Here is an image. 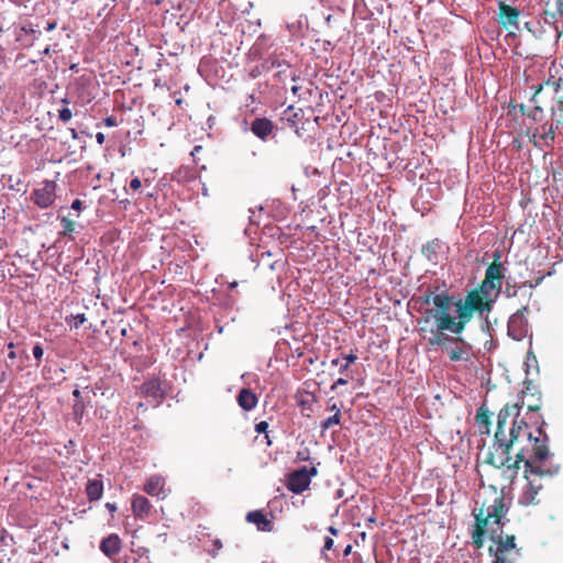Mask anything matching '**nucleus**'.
<instances>
[{"mask_svg": "<svg viewBox=\"0 0 563 563\" xmlns=\"http://www.w3.org/2000/svg\"><path fill=\"white\" fill-rule=\"evenodd\" d=\"M104 124L109 128L115 126L118 124L117 119L113 115L107 117L104 119Z\"/></svg>", "mask_w": 563, "mask_h": 563, "instance_id": "obj_41", "label": "nucleus"}, {"mask_svg": "<svg viewBox=\"0 0 563 563\" xmlns=\"http://www.w3.org/2000/svg\"><path fill=\"white\" fill-rule=\"evenodd\" d=\"M561 81L562 78L550 77L542 84L534 86V92L531 97V102L541 103L540 96L545 91L551 95L558 96L561 91Z\"/></svg>", "mask_w": 563, "mask_h": 563, "instance_id": "obj_13", "label": "nucleus"}, {"mask_svg": "<svg viewBox=\"0 0 563 563\" xmlns=\"http://www.w3.org/2000/svg\"><path fill=\"white\" fill-rule=\"evenodd\" d=\"M103 493L102 481L93 478L89 479L86 486V494L89 501L99 500Z\"/></svg>", "mask_w": 563, "mask_h": 563, "instance_id": "obj_24", "label": "nucleus"}, {"mask_svg": "<svg viewBox=\"0 0 563 563\" xmlns=\"http://www.w3.org/2000/svg\"><path fill=\"white\" fill-rule=\"evenodd\" d=\"M299 89H300V87H299V86H292V87H291V92H292L294 95H297V93H298V91H299Z\"/></svg>", "mask_w": 563, "mask_h": 563, "instance_id": "obj_54", "label": "nucleus"}, {"mask_svg": "<svg viewBox=\"0 0 563 563\" xmlns=\"http://www.w3.org/2000/svg\"><path fill=\"white\" fill-rule=\"evenodd\" d=\"M445 247V243L435 238L428 241L424 245H422L421 252L422 255L431 263L438 264L440 260V255L443 253Z\"/></svg>", "mask_w": 563, "mask_h": 563, "instance_id": "obj_16", "label": "nucleus"}, {"mask_svg": "<svg viewBox=\"0 0 563 563\" xmlns=\"http://www.w3.org/2000/svg\"><path fill=\"white\" fill-rule=\"evenodd\" d=\"M85 413H86L85 399L75 400L74 406H73V415H74L75 421L78 424L81 423V420H82Z\"/></svg>", "mask_w": 563, "mask_h": 563, "instance_id": "obj_26", "label": "nucleus"}, {"mask_svg": "<svg viewBox=\"0 0 563 563\" xmlns=\"http://www.w3.org/2000/svg\"><path fill=\"white\" fill-rule=\"evenodd\" d=\"M32 352H33V356H34L37 361H41V358H42V356H43V353H44L42 345H41V344H38V343H37V344H35V345L33 346Z\"/></svg>", "mask_w": 563, "mask_h": 563, "instance_id": "obj_37", "label": "nucleus"}, {"mask_svg": "<svg viewBox=\"0 0 563 563\" xmlns=\"http://www.w3.org/2000/svg\"><path fill=\"white\" fill-rule=\"evenodd\" d=\"M56 29V22H48L46 25V31L51 32Z\"/></svg>", "mask_w": 563, "mask_h": 563, "instance_id": "obj_51", "label": "nucleus"}, {"mask_svg": "<svg viewBox=\"0 0 563 563\" xmlns=\"http://www.w3.org/2000/svg\"><path fill=\"white\" fill-rule=\"evenodd\" d=\"M106 508H107L111 514H113V512H115V511H117V506H115V504L107 503V504H106Z\"/></svg>", "mask_w": 563, "mask_h": 563, "instance_id": "obj_49", "label": "nucleus"}, {"mask_svg": "<svg viewBox=\"0 0 563 563\" xmlns=\"http://www.w3.org/2000/svg\"><path fill=\"white\" fill-rule=\"evenodd\" d=\"M552 115L556 117V123L563 124V97H558L556 108H552Z\"/></svg>", "mask_w": 563, "mask_h": 563, "instance_id": "obj_30", "label": "nucleus"}, {"mask_svg": "<svg viewBox=\"0 0 563 563\" xmlns=\"http://www.w3.org/2000/svg\"><path fill=\"white\" fill-rule=\"evenodd\" d=\"M96 140H97V142H98L100 145H102V144L104 143L106 136H104V134H103V133L98 132V133L96 134Z\"/></svg>", "mask_w": 563, "mask_h": 563, "instance_id": "obj_47", "label": "nucleus"}, {"mask_svg": "<svg viewBox=\"0 0 563 563\" xmlns=\"http://www.w3.org/2000/svg\"><path fill=\"white\" fill-rule=\"evenodd\" d=\"M201 150V146H196L195 147V151H200Z\"/></svg>", "mask_w": 563, "mask_h": 563, "instance_id": "obj_60", "label": "nucleus"}, {"mask_svg": "<svg viewBox=\"0 0 563 563\" xmlns=\"http://www.w3.org/2000/svg\"><path fill=\"white\" fill-rule=\"evenodd\" d=\"M8 347L12 351L13 347H14V344L11 342V343L8 344Z\"/></svg>", "mask_w": 563, "mask_h": 563, "instance_id": "obj_58", "label": "nucleus"}, {"mask_svg": "<svg viewBox=\"0 0 563 563\" xmlns=\"http://www.w3.org/2000/svg\"><path fill=\"white\" fill-rule=\"evenodd\" d=\"M553 122H549L544 120L538 124H531L528 128V133L530 135V141L533 144L543 150L544 147H552L555 140V129L558 128Z\"/></svg>", "mask_w": 563, "mask_h": 563, "instance_id": "obj_5", "label": "nucleus"}, {"mask_svg": "<svg viewBox=\"0 0 563 563\" xmlns=\"http://www.w3.org/2000/svg\"><path fill=\"white\" fill-rule=\"evenodd\" d=\"M73 396L75 397V400L85 399L84 393L79 389H75L73 391Z\"/></svg>", "mask_w": 563, "mask_h": 563, "instance_id": "obj_44", "label": "nucleus"}, {"mask_svg": "<svg viewBox=\"0 0 563 563\" xmlns=\"http://www.w3.org/2000/svg\"><path fill=\"white\" fill-rule=\"evenodd\" d=\"M341 423V415H333L321 422V431L324 432L333 426Z\"/></svg>", "mask_w": 563, "mask_h": 563, "instance_id": "obj_28", "label": "nucleus"}, {"mask_svg": "<svg viewBox=\"0 0 563 563\" xmlns=\"http://www.w3.org/2000/svg\"><path fill=\"white\" fill-rule=\"evenodd\" d=\"M494 261L488 265L485 271L484 278L492 282L494 285H497L498 288H503V279L505 277V267L500 263V253L496 251L493 255Z\"/></svg>", "mask_w": 563, "mask_h": 563, "instance_id": "obj_12", "label": "nucleus"}, {"mask_svg": "<svg viewBox=\"0 0 563 563\" xmlns=\"http://www.w3.org/2000/svg\"><path fill=\"white\" fill-rule=\"evenodd\" d=\"M71 135H73V137H74V139H76V137H77V132H76V130H75V129H71Z\"/></svg>", "mask_w": 563, "mask_h": 563, "instance_id": "obj_56", "label": "nucleus"}, {"mask_svg": "<svg viewBox=\"0 0 563 563\" xmlns=\"http://www.w3.org/2000/svg\"><path fill=\"white\" fill-rule=\"evenodd\" d=\"M498 9V22L503 27L509 29L518 26L520 11L517 8L509 5L504 1H499Z\"/></svg>", "mask_w": 563, "mask_h": 563, "instance_id": "obj_11", "label": "nucleus"}, {"mask_svg": "<svg viewBox=\"0 0 563 563\" xmlns=\"http://www.w3.org/2000/svg\"><path fill=\"white\" fill-rule=\"evenodd\" d=\"M490 540L496 544V547H489L488 552L490 555H503L516 549V538L515 536L504 534L503 532H497L496 530L489 531Z\"/></svg>", "mask_w": 563, "mask_h": 563, "instance_id": "obj_9", "label": "nucleus"}, {"mask_svg": "<svg viewBox=\"0 0 563 563\" xmlns=\"http://www.w3.org/2000/svg\"><path fill=\"white\" fill-rule=\"evenodd\" d=\"M274 130V123L267 118H256L251 125V131L262 141H266Z\"/></svg>", "mask_w": 563, "mask_h": 563, "instance_id": "obj_19", "label": "nucleus"}, {"mask_svg": "<svg viewBox=\"0 0 563 563\" xmlns=\"http://www.w3.org/2000/svg\"><path fill=\"white\" fill-rule=\"evenodd\" d=\"M81 206H82V202L79 199H75L71 203V208L75 210H80Z\"/></svg>", "mask_w": 563, "mask_h": 563, "instance_id": "obj_45", "label": "nucleus"}, {"mask_svg": "<svg viewBox=\"0 0 563 563\" xmlns=\"http://www.w3.org/2000/svg\"><path fill=\"white\" fill-rule=\"evenodd\" d=\"M357 360V354L355 351L351 350L349 354L342 356L343 363L340 365L339 372L340 374H344V377L338 378L332 385L331 390H335L339 386H345L349 384V380L352 378V375L349 374V368L351 364L355 363Z\"/></svg>", "mask_w": 563, "mask_h": 563, "instance_id": "obj_14", "label": "nucleus"}, {"mask_svg": "<svg viewBox=\"0 0 563 563\" xmlns=\"http://www.w3.org/2000/svg\"><path fill=\"white\" fill-rule=\"evenodd\" d=\"M329 532H330L331 534H333V536H336L339 531H338V529H336V528H334V527H332V526H331V527H329Z\"/></svg>", "mask_w": 563, "mask_h": 563, "instance_id": "obj_53", "label": "nucleus"}, {"mask_svg": "<svg viewBox=\"0 0 563 563\" xmlns=\"http://www.w3.org/2000/svg\"><path fill=\"white\" fill-rule=\"evenodd\" d=\"M151 503L142 495H135L132 499V510L137 518H145L151 511Z\"/></svg>", "mask_w": 563, "mask_h": 563, "instance_id": "obj_21", "label": "nucleus"}, {"mask_svg": "<svg viewBox=\"0 0 563 563\" xmlns=\"http://www.w3.org/2000/svg\"><path fill=\"white\" fill-rule=\"evenodd\" d=\"M9 357H10V358H14V357H15V353H14L13 351H10V353H9Z\"/></svg>", "mask_w": 563, "mask_h": 563, "instance_id": "obj_57", "label": "nucleus"}, {"mask_svg": "<svg viewBox=\"0 0 563 563\" xmlns=\"http://www.w3.org/2000/svg\"><path fill=\"white\" fill-rule=\"evenodd\" d=\"M506 514L504 497L501 495L495 496L492 504L483 503L478 510H474L475 526L472 532V541L476 549L484 545V537L486 528L490 521L498 526H504L501 522Z\"/></svg>", "mask_w": 563, "mask_h": 563, "instance_id": "obj_4", "label": "nucleus"}, {"mask_svg": "<svg viewBox=\"0 0 563 563\" xmlns=\"http://www.w3.org/2000/svg\"><path fill=\"white\" fill-rule=\"evenodd\" d=\"M506 295H507V297L516 296L517 295V290L516 289H511L510 287H507L506 288Z\"/></svg>", "mask_w": 563, "mask_h": 563, "instance_id": "obj_50", "label": "nucleus"}, {"mask_svg": "<svg viewBox=\"0 0 563 563\" xmlns=\"http://www.w3.org/2000/svg\"><path fill=\"white\" fill-rule=\"evenodd\" d=\"M165 479L161 475H152L144 485V490L151 495L159 497L164 493Z\"/></svg>", "mask_w": 563, "mask_h": 563, "instance_id": "obj_22", "label": "nucleus"}, {"mask_svg": "<svg viewBox=\"0 0 563 563\" xmlns=\"http://www.w3.org/2000/svg\"><path fill=\"white\" fill-rule=\"evenodd\" d=\"M528 312V307L523 306L518 309L508 320V333L515 340H520L525 336L528 325V320L526 313Z\"/></svg>", "mask_w": 563, "mask_h": 563, "instance_id": "obj_10", "label": "nucleus"}, {"mask_svg": "<svg viewBox=\"0 0 563 563\" xmlns=\"http://www.w3.org/2000/svg\"><path fill=\"white\" fill-rule=\"evenodd\" d=\"M267 429H268V422H266V421H261L255 426V431L257 433H265L267 431Z\"/></svg>", "mask_w": 563, "mask_h": 563, "instance_id": "obj_38", "label": "nucleus"}, {"mask_svg": "<svg viewBox=\"0 0 563 563\" xmlns=\"http://www.w3.org/2000/svg\"><path fill=\"white\" fill-rule=\"evenodd\" d=\"M327 409L329 411H332L333 415H341V406H339L338 402L334 401L333 398L329 399Z\"/></svg>", "mask_w": 563, "mask_h": 563, "instance_id": "obj_35", "label": "nucleus"}, {"mask_svg": "<svg viewBox=\"0 0 563 563\" xmlns=\"http://www.w3.org/2000/svg\"><path fill=\"white\" fill-rule=\"evenodd\" d=\"M544 111L541 108L540 103H534L533 108L528 113V118L532 120V124H538L544 121Z\"/></svg>", "mask_w": 563, "mask_h": 563, "instance_id": "obj_27", "label": "nucleus"}, {"mask_svg": "<svg viewBox=\"0 0 563 563\" xmlns=\"http://www.w3.org/2000/svg\"><path fill=\"white\" fill-rule=\"evenodd\" d=\"M300 112L301 110H299V112H296L294 111V107L292 106H289L286 110H285V113H291L288 118H287V121L290 123V125H296V123L299 121L300 119Z\"/></svg>", "mask_w": 563, "mask_h": 563, "instance_id": "obj_32", "label": "nucleus"}, {"mask_svg": "<svg viewBox=\"0 0 563 563\" xmlns=\"http://www.w3.org/2000/svg\"><path fill=\"white\" fill-rule=\"evenodd\" d=\"M257 401V396L249 388H242L238 395L239 406L246 411L254 409Z\"/></svg>", "mask_w": 563, "mask_h": 563, "instance_id": "obj_20", "label": "nucleus"}, {"mask_svg": "<svg viewBox=\"0 0 563 563\" xmlns=\"http://www.w3.org/2000/svg\"><path fill=\"white\" fill-rule=\"evenodd\" d=\"M351 551V545H347L346 549L344 550V554L347 555Z\"/></svg>", "mask_w": 563, "mask_h": 563, "instance_id": "obj_55", "label": "nucleus"}, {"mask_svg": "<svg viewBox=\"0 0 563 563\" xmlns=\"http://www.w3.org/2000/svg\"><path fill=\"white\" fill-rule=\"evenodd\" d=\"M62 102L65 104V107H63L62 109L58 110V119L63 122H68L73 117V112L67 107L68 100L66 98L63 99Z\"/></svg>", "mask_w": 563, "mask_h": 563, "instance_id": "obj_31", "label": "nucleus"}, {"mask_svg": "<svg viewBox=\"0 0 563 563\" xmlns=\"http://www.w3.org/2000/svg\"><path fill=\"white\" fill-rule=\"evenodd\" d=\"M60 225L63 229L60 233L63 235H69L75 230V222L67 217L60 219Z\"/></svg>", "mask_w": 563, "mask_h": 563, "instance_id": "obj_29", "label": "nucleus"}, {"mask_svg": "<svg viewBox=\"0 0 563 563\" xmlns=\"http://www.w3.org/2000/svg\"><path fill=\"white\" fill-rule=\"evenodd\" d=\"M246 521L255 525L260 531L271 532L273 530V522L263 510L247 512Z\"/></svg>", "mask_w": 563, "mask_h": 563, "instance_id": "obj_18", "label": "nucleus"}, {"mask_svg": "<svg viewBox=\"0 0 563 563\" xmlns=\"http://www.w3.org/2000/svg\"><path fill=\"white\" fill-rule=\"evenodd\" d=\"M525 405L523 399L521 405L507 402L499 410L494 433V451L488 452L484 461L496 468L504 467V476L511 482L523 464L527 483L518 501L522 506H534L540 503L542 478L558 474L559 466H544V462L551 455L549 437L543 431L540 416L531 422L521 417Z\"/></svg>", "mask_w": 563, "mask_h": 563, "instance_id": "obj_1", "label": "nucleus"}, {"mask_svg": "<svg viewBox=\"0 0 563 563\" xmlns=\"http://www.w3.org/2000/svg\"><path fill=\"white\" fill-rule=\"evenodd\" d=\"M132 552L136 553L139 558H146L150 556V550L145 547H140L136 550L132 549Z\"/></svg>", "mask_w": 563, "mask_h": 563, "instance_id": "obj_36", "label": "nucleus"}, {"mask_svg": "<svg viewBox=\"0 0 563 563\" xmlns=\"http://www.w3.org/2000/svg\"><path fill=\"white\" fill-rule=\"evenodd\" d=\"M73 318V327L76 329L79 328L81 324H84L87 321V318L85 313H77L75 316H71Z\"/></svg>", "mask_w": 563, "mask_h": 563, "instance_id": "obj_34", "label": "nucleus"}, {"mask_svg": "<svg viewBox=\"0 0 563 563\" xmlns=\"http://www.w3.org/2000/svg\"><path fill=\"white\" fill-rule=\"evenodd\" d=\"M539 409H540V399H538V402H536V404H528L527 405V410L528 411L537 412Z\"/></svg>", "mask_w": 563, "mask_h": 563, "instance_id": "obj_42", "label": "nucleus"}, {"mask_svg": "<svg viewBox=\"0 0 563 563\" xmlns=\"http://www.w3.org/2000/svg\"><path fill=\"white\" fill-rule=\"evenodd\" d=\"M334 541L330 537L324 538L323 551L331 550L333 548Z\"/></svg>", "mask_w": 563, "mask_h": 563, "instance_id": "obj_40", "label": "nucleus"}, {"mask_svg": "<svg viewBox=\"0 0 563 563\" xmlns=\"http://www.w3.org/2000/svg\"><path fill=\"white\" fill-rule=\"evenodd\" d=\"M493 556L495 558L493 563H507L505 556H503V555H493Z\"/></svg>", "mask_w": 563, "mask_h": 563, "instance_id": "obj_48", "label": "nucleus"}, {"mask_svg": "<svg viewBox=\"0 0 563 563\" xmlns=\"http://www.w3.org/2000/svg\"><path fill=\"white\" fill-rule=\"evenodd\" d=\"M560 5H559V11H562V3L559 1Z\"/></svg>", "mask_w": 563, "mask_h": 563, "instance_id": "obj_59", "label": "nucleus"}, {"mask_svg": "<svg viewBox=\"0 0 563 563\" xmlns=\"http://www.w3.org/2000/svg\"><path fill=\"white\" fill-rule=\"evenodd\" d=\"M501 289L488 279L484 278L481 284L468 290L464 299H459L454 303L456 314H461L466 323L473 319L475 314L486 317L494 309V305L498 299Z\"/></svg>", "mask_w": 563, "mask_h": 563, "instance_id": "obj_3", "label": "nucleus"}, {"mask_svg": "<svg viewBox=\"0 0 563 563\" xmlns=\"http://www.w3.org/2000/svg\"><path fill=\"white\" fill-rule=\"evenodd\" d=\"M5 18L0 13V32H3L8 27V23L4 22Z\"/></svg>", "mask_w": 563, "mask_h": 563, "instance_id": "obj_43", "label": "nucleus"}, {"mask_svg": "<svg viewBox=\"0 0 563 563\" xmlns=\"http://www.w3.org/2000/svg\"><path fill=\"white\" fill-rule=\"evenodd\" d=\"M317 475V468L314 466L308 468L302 466L288 474L286 486L294 494H301L308 489L311 477Z\"/></svg>", "mask_w": 563, "mask_h": 563, "instance_id": "obj_6", "label": "nucleus"}, {"mask_svg": "<svg viewBox=\"0 0 563 563\" xmlns=\"http://www.w3.org/2000/svg\"><path fill=\"white\" fill-rule=\"evenodd\" d=\"M31 198L33 202L42 209L51 207L56 198V183L53 180H44L41 187L33 190Z\"/></svg>", "mask_w": 563, "mask_h": 563, "instance_id": "obj_7", "label": "nucleus"}, {"mask_svg": "<svg viewBox=\"0 0 563 563\" xmlns=\"http://www.w3.org/2000/svg\"><path fill=\"white\" fill-rule=\"evenodd\" d=\"M423 301L432 302L437 309H427L418 320L419 333L430 346L445 347L448 341L445 331L456 335L462 334L467 323L461 314H456V317L450 314L451 306L454 303L453 297L449 292H428Z\"/></svg>", "mask_w": 563, "mask_h": 563, "instance_id": "obj_2", "label": "nucleus"}, {"mask_svg": "<svg viewBox=\"0 0 563 563\" xmlns=\"http://www.w3.org/2000/svg\"><path fill=\"white\" fill-rule=\"evenodd\" d=\"M141 188H142L141 179L139 177H134L130 180L129 187L125 188V192L126 194H130L131 191L135 192V191L140 190Z\"/></svg>", "mask_w": 563, "mask_h": 563, "instance_id": "obj_33", "label": "nucleus"}, {"mask_svg": "<svg viewBox=\"0 0 563 563\" xmlns=\"http://www.w3.org/2000/svg\"><path fill=\"white\" fill-rule=\"evenodd\" d=\"M15 41L24 44L32 45L34 42L33 35L35 34V30L32 27V24L21 25L15 27L14 30Z\"/></svg>", "mask_w": 563, "mask_h": 563, "instance_id": "obj_23", "label": "nucleus"}, {"mask_svg": "<svg viewBox=\"0 0 563 563\" xmlns=\"http://www.w3.org/2000/svg\"><path fill=\"white\" fill-rule=\"evenodd\" d=\"M141 393L145 397H150L155 401L163 399L165 396V391L162 387V382L157 377L151 378L143 383L141 387Z\"/></svg>", "mask_w": 563, "mask_h": 563, "instance_id": "obj_17", "label": "nucleus"}, {"mask_svg": "<svg viewBox=\"0 0 563 563\" xmlns=\"http://www.w3.org/2000/svg\"><path fill=\"white\" fill-rule=\"evenodd\" d=\"M100 551L110 560H113L122 550V540L117 533H110L100 542Z\"/></svg>", "mask_w": 563, "mask_h": 563, "instance_id": "obj_15", "label": "nucleus"}, {"mask_svg": "<svg viewBox=\"0 0 563 563\" xmlns=\"http://www.w3.org/2000/svg\"><path fill=\"white\" fill-rule=\"evenodd\" d=\"M343 362L341 361V358L336 357V358H333L331 361V365L333 366H338V365H341Z\"/></svg>", "mask_w": 563, "mask_h": 563, "instance_id": "obj_52", "label": "nucleus"}, {"mask_svg": "<svg viewBox=\"0 0 563 563\" xmlns=\"http://www.w3.org/2000/svg\"><path fill=\"white\" fill-rule=\"evenodd\" d=\"M5 264L3 261L0 260V279H4L5 278Z\"/></svg>", "mask_w": 563, "mask_h": 563, "instance_id": "obj_46", "label": "nucleus"}, {"mask_svg": "<svg viewBox=\"0 0 563 563\" xmlns=\"http://www.w3.org/2000/svg\"><path fill=\"white\" fill-rule=\"evenodd\" d=\"M490 416V411L485 406L479 407L476 413V421L478 422L481 428H485L486 433L489 432Z\"/></svg>", "mask_w": 563, "mask_h": 563, "instance_id": "obj_25", "label": "nucleus"}, {"mask_svg": "<svg viewBox=\"0 0 563 563\" xmlns=\"http://www.w3.org/2000/svg\"><path fill=\"white\" fill-rule=\"evenodd\" d=\"M449 351V358L452 362L468 360L471 353V344L467 343L461 334L451 336L448 334L446 346L443 347Z\"/></svg>", "mask_w": 563, "mask_h": 563, "instance_id": "obj_8", "label": "nucleus"}, {"mask_svg": "<svg viewBox=\"0 0 563 563\" xmlns=\"http://www.w3.org/2000/svg\"><path fill=\"white\" fill-rule=\"evenodd\" d=\"M543 278H544V276H540V277H538V278L529 282V283H525V285H528L529 288H534V287L539 286L542 283Z\"/></svg>", "mask_w": 563, "mask_h": 563, "instance_id": "obj_39", "label": "nucleus"}]
</instances>
